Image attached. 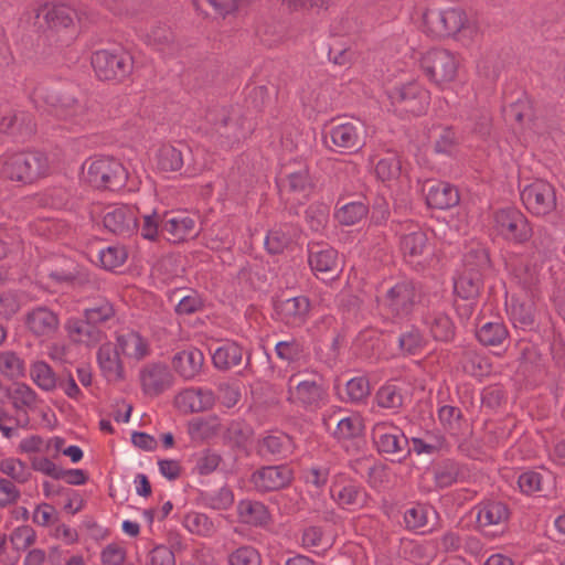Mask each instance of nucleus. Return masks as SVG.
Returning a JSON list of instances; mask_svg holds the SVG:
<instances>
[{
    "mask_svg": "<svg viewBox=\"0 0 565 565\" xmlns=\"http://www.w3.org/2000/svg\"><path fill=\"white\" fill-rule=\"evenodd\" d=\"M243 349L236 342H225L218 347L213 355L212 361L217 370L226 371L242 363Z\"/></svg>",
    "mask_w": 565,
    "mask_h": 565,
    "instance_id": "obj_38",
    "label": "nucleus"
},
{
    "mask_svg": "<svg viewBox=\"0 0 565 565\" xmlns=\"http://www.w3.org/2000/svg\"><path fill=\"white\" fill-rule=\"evenodd\" d=\"M33 14V24L42 26L40 18L51 29L68 28L73 23L74 11L64 4L35 6L30 11Z\"/></svg>",
    "mask_w": 565,
    "mask_h": 565,
    "instance_id": "obj_25",
    "label": "nucleus"
},
{
    "mask_svg": "<svg viewBox=\"0 0 565 565\" xmlns=\"http://www.w3.org/2000/svg\"><path fill=\"white\" fill-rule=\"evenodd\" d=\"M215 397L210 390L185 388L174 396V406L182 413H199L213 406Z\"/></svg>",
    "mask_w": 565,
    "mask_h": 565,
    "instance_id": "obj_26",
    "label": "nucleus"
},
{
    "mask_svg": "<svg viewBox=\"0 0 565 565\" xmlns=\"http://www.w3.org/2000/svg\"><path fill=\"white\" fill-rule=\"evenodd\" d=\"M0 373L9 379H18L24 375V361L13 351L0 352Z\"/></svg>",
    "mask_w": 565,
    "mask_h": 565,
    "instance_id": "obj_52",
    "label": "nucleus"
},
{
    "mask_svg": "<svg viewBox=\"0 0 565 565\" xmlns=\"http://www.w3.org/2000/svg\"><path fill=\"white\" fill-rule=\"evenodd\" d=\"M364 125L359 120H351L331 126L324 136V142L339 153H352L364 146Z\"/></svg>",
    "mask_w": 565,
    "mask_h": 565,
    "instance_id": "obj_12",
    "label": "nucleus"
},
{
    "mask_svg": "<svg viewBox=\"0 0 565 565\" xmlns=\"http://www.w3.org/2000/svg\"><path fill=\"white\" fill-rule=\"evenodd\" d=\"M428 513L429 509L422 504L409 508L404 514L406 527L409 530L423 529L428 523Z\"/></svg>",
    "mask_w": 565,
    "mask_h": 565,
    "instance_id": "obj_63",
    "label": "nucleus"
},
{
    "mask_svg": "<svg viewBox=\"0 0 565 565\" xmlns=\"http://www.w3.org/2000/svg\"><path fill=\"white\" fill-rule=\"evenodd\" d=\"M309 265L317 277L324 279V275L333 277L339 271L338 253L331 247L311 248Z\"/></svg>",
    "mask_w": 565,
    "mask_h": 565,
    "instance_id": "obj_30",
    "label": "nucleus"
},
{
    "mask_svg": "<svg viewBox=\"0 0 565 565\" xmlns=\"http://www.w3.org/2000/svg\"><path fill=\"white\" fill-rule=\"evenodd\" d=\"M26 330L36 339L49 340L60 328L58 315L46 306H36L24 315Z\"/></svg>",
    "mask_w": 565,
    "mask_h": 565,
    "instance_id": "obj_18",
    "label": "nucleus"
},
{
    "mask_svg": "<svg viewBox=\"0 0 565 565\" xmlns=\"http://www.w3.org/2000/svg\"><path fill=\"white\" fill-rule=\"evenodd\" d=\"M372 439L380 454L394 456L398 461L411 452L408 439L391 422H379L372 428Z\"/></svg>",
    "mask_w": 565,
    "mask_h": 565,
    "instance_id": "obj_14",
    "label": "nucleus"
},
{
    "mask_svg": "<svg viewBox=\"0 0 565 565\" xmlns=\"http://www.w3.org/2000/svg\"><path fill=\"white\" fill-rule=\"evenodd\" d=\"M139 382L143 395L157 397L173 386L174 376L166 363L150 362L140 369Z\"/></svg>",
    "mask_w": 565,
    "mask_h": 565,
    "instance_id": "obj_16",
    "label": "nucleus"
},
{
    "mask_svg": "<svg viewBox=\"0 0 565 565\" xmlns=\"http://www.w3.org/2000/svg\"><path fill=\"white\" fill-rule=\"evenodd\" d=\"M418 298L415 284L412 280H402L390 287L379 302L387 317L403 319L413 312Z\"/></svg>",
    "mask_w": 565,
    "mask_h": 565,
    "instance_id": "obj_8",
    "label": "nucleus"
},
{
    "mask_svg": "<svg viewBox=\"0 0 565 565\" xmlns=\"http://www.w3.org/2000/svg\"><path fill=\"white\" fill-rule=\"evenodd\" d=\"M30 375L33 382L43 391L50 392L56 387V376L52 367L44 361L31 365Z\"/></svg>",
    "mask_w": 565,
    "mask_h": 565,
    "instance_id": "obj_49",
    "label": "nucleus"
},
{
    "mask_svg": "<svg viewBox=\"0 0 565 565\" xmlns=\"http://www.w3.org/2000/svg\"><path fill=\"white\" fill-rule=\"evenodd\" d=\"M292 479V470L287 465L264 466L252 473L250 483L258 492L266 493L286 488Z\"/></svg>",
    "mask_w": 565,
    "mask_h": 565,
    "instance_id": "obj_19",
    "label": "nucleus"
},
{
    "mask_svg": "<svg viewBox=\"0 0 565 565\" xmlns=\"http://www.w3.org/2000/svg\"><path fill=\"white\" fill-rule=\"evenodd\" d=\"M296 376L292 374L288 379L286 401L308 413L321 409L328 403V392L322 382L307 379L294 384Z\"/></svg>",
    "mask_w": 565,
    "mask_h": 565,
    "instance_id": "obj_6",
    "label": "nucleus"
},
{
    "mask_svg": "<svg viewBox=\"0 0 565 565\" xmlns=\"http://www.w3.org/2000/svg\"><path fill=\"white\" fill-rule=\"evenodd\" d=\"M115 315L116 311L113 303L106 298L93 300L83 311L84 318L96 327L111 320Z\"/></svg>",
    "mask_w": 565,
    "mask_h": 565,
    "instance_id": "obj_43",
    "label": "nucleus"
},
{
    "mask_svg": "<svg viewBox=\"0 0 565 565\" xmlns=\"http://www.w3.org/2000/svg\"><path fill=\"white\" fill-rule=\"evenodd\" d=\"M92 66L102 81H121L132 71V57L122 50H98L92 55Z\"/></svg>",
    "mask_w": 565,
    "mask_h": 565,
    "instance_id": "obj_10",
    "label": "nucleus"
},
{
    "mask_svg": "<svg viewBox=\"0 0 565 565\" xmlns=\"http://www.w3.org/2000/svg\"><path fill=\"white\" fill-rule=\"evenodd\" d=\"M163 231L170 241L179 243L196 234V221L193 216L178 214L164 222Z\"/></svg>",
    "mask_w": 565,
    "mask_h": 565,
    "instance_id": "obj_34",
    "label": "nucleus"
},
{
    "mask_svg": "<svg viewBox=\"0 0 565 565\" xmlns=\"http://www.w3.org/2000/svg\"><path fill=\"white\" fill-rule=\"evenodd\" d=\"M204 355L201 350L191 348L178 352L172 359L174 371L184 380H193L202 370Z\"/></svg>",
    "mask_w": 565,
    "mask_h": 565,
    "instance_id": "obj_27",
    "label": "nucleus"
},
{
    "mask_svg": "<svg viewBox=\"0 0 565 565\" xmlns=\"http://www.w3.org/2000/svg\"><path fill=\"white\" fill-rule=\"evenodd\" d=\"M50 171L47 157L42 152H13L0 156V179L30 184Z\"/></svg>",
    "mask_w": 565,
    "mask_h": 565,
    "instance_id": "obj_2",
    "label": "nucleus"
},
{
    "mask_svg": "<svg viewBox=\"0 0 565 565\" xmlns=\"http://www.w3.org/2000/svg\"><path fill=\"white\" fill-rule=\"evenodd\" d=\"M345 391L351 403H361L370 395V383L364 376H356L347 382Z\"/></svg>",
    "mask_w": 565,
    "mask_h": 565,
    "instance_id": "obj_58",
    "label": "nucleus"
},
{
    "mask_svg": "<svg viewBox=\"0 0 565 565\" xmlns=\"http://www.w3.org/2000/svg\"><path fill=\"white\" fill-rule=\"evenodd\" d=\"M376 403L385 409L397 411L403 405L402 390L392 383H387L380 387L375 395Z\"/></svg>",
    "mask_w": 565,
    "mask_h": 565,
    "instance_id": "obj_50",
    "label": "nucleus"
},
{
    "mask_svg": "<svg viewBox=\"0 0 565 565\" xmlns=\"http://www.w3.org/2000/svg\"><path fill=\"white\" fill-rule=\"evenodd\" d=\"M367 206L362 202H350L341 206L337 213L335 218L343 225H354L360 222L367 214Z\"/></svg>",
    "mask_w": 565,
    "mask_h": 565,
    "instance_id": "obj_53",
    "label": "nucleus"
},
{
    "mask_svg": "<svg viewBox=\"0 0 565 565\" xmlns=\"http://www.w3.org/2000/svg\"><path fill=\"white\" fill-rule=\"evenodd\" d=\"M420 66L431 82L443 85L456 78L459 61L451 52L436 49L422 56Z\"/></svg>",
    "mask_w": 565,
    "mask_h": 565,
    "instance_id": "obj_13",
    "label": "nucleus"
},
{
    "mask_svg": "<svg viewBox=\"0 0 565 565\" xmlns=\"http://www.w3.org/2000/svg\"><path fill=\"white\" fill-rule=\"evenodd\" d=\"M475 510L479 527L505 525L511 515L508 504L494 499L482 500Z\"/></svg>",
    "mask_w": 565,
    "mask_h": 565,
    "instance_id": "obj_24",
    "label": "nucleus"
},
{
    "mask_svg": "<svg viewBox=\"0 0 565 565\" xmlns=\"http://www.w3.org/2000/svg\"><path fill=\"white\" fill-rule=\"evenodd\" d=\"M462 365L465 371L473 376L484 375L489 372L490 366L487 359L473 350H468L465 352Z\"/></svg>",
    "mask_w": 565,
    "mask_h": 565,
    "instance_id": "obj_60",
    "label": "nucleus"
},
{
    "mask_svg": "<svg viewBox=\"0 0 565 565\" xmlns=\"http://www.w3.org/2000/svg\"><path fill=\"white\" fill-rule=\"evenodd\" d=\"M425 344V340L419 330L411 329L402 333L398 338L399 349L409 355L417 354Z\"/></svg>",
    "mask_w": 565,
    "mask_h": 565,
    "instance_id": "obj_59",
    "label": "nucleus"
},
{
    "mask_svg": "<svg viewBox=\"0 0 565 565\" xmlns=\"http://www.w3.org/2000/svg\"><path fill=\"white\" fill-rule=\"evenodd\" d=\"M534 305L532 301H521L512 298L508 305L510 320L515 328L531 330L535 324Z\"/></svg>",
    "mask_w": 565,
    "mask_h": 565,
    "instance_id": "obj_36",
    "label": "nucleus"
},
{
    "mask_svg": "<svg viewBox=\"0 0 565 565\" xmlns=\"http://www.w3.org/2000/svg\"><path fill=\"white\" fill-rule=\"evenodd\" d=\"M36 532L30 525H20L10 533L9 540L18 553L29 550L36 542Z\"/></svg>",
    "mask_w": 565,
    "mask_h": 565,
    "instance_id": "obj_54",
    "label": "nucleus"
},
{
    "mask_svg": "<svg viewBox=\"0 0 565 565\" xmlns=\"http://www.w3.org/2000/svg\"><path fill=\"white\" fill-rule=\"evenodd\" d=\"M83 178L96 189L115 191L125 185L127 171L115 158L99 156L83 163Z\"/></svg>",
    "mask_w": 565,
    "mask_h": 565,
    "instance_id": "obj_4",
    "label": "nucleus"
},
{
    "mask_svg": "<svg viewBox=\"0 0 565 565\" xmlns=\"http://www.w3.org/2000/svg\"><path fill=\"white\" fill-rule=\"evenodd\" d=\"M119 351L110 342L103 343L97 351V362L107 381L124 379V367L119 359Z\"/></svg>",
    "mask_w": 565,
    "mask_h": 565,
    "instance_id": "obj_29",
    "label": "nucleus"
},
{
    "mask_svg": "<svg viewBox=\"0 0 565 565\" xmlns=\"http://www.w3.org/2000/svg\"><path fill=\"white\" fill-rule=\"evenodd\" d=\"M8 397H10L13 407L18 411L32 409L36 406V393L24 383H15Z\"/></svg>",
    "mask_w": 565,
    "mask_h": 565,
    "instance_id": "obj_51",
    "label": "nucleus"
},
{
    "mask_svg": "<svg viewBox=\"0 0 565 565\" xmlns=\"http://www.w3.org/2000/svg\"><path fill=\"white\" fill-rule=\"evenodd\" d=\"M183 525L191 533L200 536H212L216 532L213 521L204 513L190 512L183 520Z\"/></svg>",
    "mask_w": 565,
    "mask_h": 565,
    "instance_id": "obj_48",
    "label": "nucleus"
},
{
    "mask_svg": "<svg viewBox=\"0 0 565 565\" xmlns=\"http://www.w3.org/2000/svg\"><path fill=\"white\" fill-rule=\"evenodd\" d=\"M491 230L497 236L513 244H523L532 236L527 217L516 207H503L493 212Z\"/></svg>",
    "mask_w": 565,
    "mask_h": 565,
    "instance_id": "obj_5",
    "label": "nucleus"
},
{
    "mask_svg": "<svg viewBox=\"0 0 565 565\" xmlns=\"http://www.w3.org/2000/svg\"><path fill=\"white\" fill-rule=\"evenodd\" d=\"M534 248L535 250L531 254L530 258L514 269L519 284L529 290L540 282L542 265L551 255L548 246L540 248L537 241H534Z\"/></svg>",
    "mask_w": 565,
    "mask_h": 565,
    "instance_id": "obj_22",
    "label": "nucleus"
},
{
    "mask_svg": "<svg viewBox=\"0 0 565 565\" xmlns=\"http://www.w3.org/2000/svg\"><path fill=\"white\" fill-rule=\"evenodd\" d=\"M0 472L13 483L24 484L32 477L31 469L19 458L7 457L0 459Z\"/></svg>",
    "mask_w": 565,
    "mask_h": 565,
    "instance_id": "obj_42",
    "label": "nucleus"
},
{
    "mask_svg": "<svg viewBox=\"0 0 565 565\" xmlns=\"http://www.w3.org/2000/svg\"><path fill=\"white\" fill-rule=\"evenodd\" d=\"M202 308L203 300L200 295L194 290H188L185 295H180L175 305V312L188 316L200 311Z\"/></svg>",
    "mask_w": 565,
    "mask_h": 565,
    "instance_id": "obj_62",
    "label": "nucleus"
},
{
    "mask_svg": "<svg viewBox=\"0 0 565 565\" xmlns=\"http://www.w3.org/2000/svg\"><path fill=\"white\" fill-rule=\"evenodd\" d=\"M438 418L441 425L452 435L458 434L461 429L462 412L456 406L445 405L440 407L438 411Z\"/></svg>",
    "mask_w": 565,
    "mask_h": 565,
    "instance_id": "obj_56",
    "label": "nucleus"
},
{
    "mask_svg": "<svg viewBox=\"0 0 565 565\" xmlns=\"http://www.w3.org/2000/svg\"><path fill=\"white\" fill-rule=\"evenodd\" d=\"M310 301L305 296H296L275 302L276 318L284 324L298 328L309 318Z\"/></svg>",
    "mask_w": 565,
    "mask_h": 565,
    "instance_id": "obj_20",
    "label": "nucleus"
},
{
    "mask_svg": "<svg viewBox=\"0 0 565 565\" xmlns=\"http://www.w3.org/2000/svg\"><path fill=\"white\" fill-rule=\"evenodd\" d=\"M509 332L501 321L487 322L477 331L478 340L487 347L502 344L508 339Z\"/></svg>",
    "mask_w": 565,
    "mask_h": 565,
    "instance_id": "obj_44",
    "label": "nucleus"
},
{
    "mask_svg": "<svg viewBox=\"0 0 565 565\" xmlns=\"http://www.w3.org/2000/svg\"><path fill=\"white\" fill-rule=\"evenodd\" d=\"M290 243V236L282 228H274L265 238V247L270 254L281 253Z\"/></svg>",
    "mask_w": 565,
    "mask_h": 565,
    "instance_id": "obj_64",
    "label": "nucleus"
},
{
    "mask_svg": "<svg viewBox=\"0 0 565 565\" xmlns=\"http://www.w3.org/2000/svg\"><path fill=\"white\" fill-rule=\"evenodd\" d=\"M350 468L361 477H367V481L375 487L382 481L383 467L377 465L373 458L361 457L350 461Z\"/></svg>",
    "mask_w": 565,
    "mask_h": 565,
    "instance_id": "obj_45",
    "label": "nucleus"
},
{
    "mask_svg": "<svg viewBox=\"0 0 565 565\" xmlns=\"http://www.w3.org/2000/svg\"><path fill=\"white\" fill-rule=\"evenodd\" d=\"M401 249L404 257L415 260L429 250V241L424 230L414 226L401 237Z\"/></svg>",
    "mask_w": 565,
    "mask_h": 565,
    "instance_id": "obj_32",
    "label": "nucleus"
},
{
    "mask_svg": "<svg viewBox=\"0 0 565 565\" xmlns=\"http://www.w3.org/2000/svg\"><path fill=\"white\" fill-rule=\"evenodd\" d=\"M465 471L455 460H444L434 469V480L438 489H446L462 480Z\"/></svg>",
    "mask_w": 565,
    "mask_h": 565,
    "instance_id": "obj_39",
    "label": "nucleus"
},
{
    "mask_svg": "<svg viewBox=\"0 0 565 565\" xmlns=\"http://www.w3.org/2000/svg\"><path fill=\"white\" fill-rule=\"evenodd\" d=\"M98 259L103 268L114 270L126 262L127 252L121 246H108L99 250Z\"/></svg>",
    "mask_w": 565,
    "mask_h": 565,
    "instance_id": "obj_55",
    "label": "nucleus"
},
{
    "mask_svg": "<svg viewBox=\"0 0 565 565\" xmlns=\"http://www.w3.org/2000/svg\"><path fill=\"white\" fill-rule=\"evenodd\" d=\"M275 351L280 360L289 363L300 360L303 353L302 344L296 339L280 341L276 344Z\"/></svg>",
    "mask_w": 565,
    "mask_h": 565,
    "instance_id": "obj_61",
    "label": "nucleus"
},
{
    "mask_svg": "<svg viewBox=\"0 0 565 565\" xmlns=\"http://www.w3.org/2000/svg\"><path fill=\"white\" fill-rule=\"evenodd\" d=\"M237 514L242 522L250 525H263L269 521L266 505L259 501L242 500L237 504Z\"/></svg>",
    "mask_w": 565,
    "mask_h": 565,
    "instance_id": "obj_40",
    "label": "nucleus"
},
{
    "mask_svg": "<svg viewBox=\"0 0 565 565\" xmlns=\"http://www.w3.org/2000/svg\"><path fill=\"white\" fill-rule=\"evenodd\" d=\"M246 119L237 111L222 109L214 121L212 140L222 149H232L244 140L250 128Z\"/></svg>",
    "mask_w": 565,
    "mask_h": 565,
    "instance_id": "obj_9",
    "label": "nucleus"
},
{
    "mask_svg": "<svg viewBox=\"0 0 565 565\" xmlns=\"http://www.w3.org/2000/svg\"><path fill=\"white\" fill-rule=\"evenodd\" d=\"M483 248H472L463 257L462 269L454 281L455 294L462 300H476L483 285L482 273L489 267Z\"/></svg>",
    "mask_w": 565,
    "mask_h": 565,
    "instance_id": "obj_3",
    "label": "nucleus"
},
{
    "mask_svg": "<svg viewBox=\"0 0 565 565\" xmlns=\"http://www.w3.org/2000/svg\"><path fill=\"white\" fill-rule=\"evenodd\" d=\"M117 350L120 354L140 361L150 354L148 341L138 332L128 331L117 337Z\"/></svg>",
    "mask_w": 565,
    "mask_h": 565,
    "instance_id": "obj_31",
    "label": "nucleus"
},
{
    "mask_svg": "<svg viewBox=\"0 0 565 565\" xmlns=\"http://www.w3.org/2000/svg\"><path fill=\"white\" fill-rule=\"evenodd\" d=\"M64 329L68 339L75 343L85 345L87 348L96 347L105 339V332L98 327L87 321V319H79L71 317L65 321Z\"/></svg>",
    "mask_w": 565,
    "mask_h": 565,
    "instance_id": "obj_23",
    "label": "nucleus"
},
{
    "mask_svg": "<svg viewBox=\"0 0 565 565\" xmlns=\"http://www.w3.org/2000/svg\"><path fill=\"white\" fill-rule=\"evenodd\" d=\"M426 201L433 209L447 210L459 203V193L449 183L438 182L428 189Z\"/></svg>",
    "mask_w": 565,
    "mask_h": 565,
    "instance_id": "obj_33",
    "label": "nucleus"
},
{
    "mask_svg": "<svg viewBox=\"0 0 565 565\" xmlns=\"http://www.w3.org/2000/svg\"><path fill=\"white\" fill-rule=\"evenodd\" d=\"M525 209L535 216H546L556 209L555 188L544 180H535L521 191Z\"/></svg>",
    "mask_w": 565,
    "mask_h": 565,
    "instance_id": "obj_15",
    "label": "nucleus"
},
{
    "mask_svg": "<svg viewBox=\"0 0 565 565\" xmlns=\"http://www.w3.org/2000/svg\"><path fill=\"white\" fill-rule=\"evenodd\" d=\"M291 438L282 431H271L258 441L260 455L287 456L291 450Z\"/></svg>",
    "mask_w": 565,
    "mask_h": 565,
    "instance_id": "obj_37",
    "label": "nucleus"
},
{
    "mask_svg": "<svg viewBox=\"0 0 565 565\" xmlns=\"http://www.w3.org/2000/svg\"><path fill=\"white\" fill-rule=\"evenodd\" d=\"M295 170H290L286 173V178L279 185L280 191L307 198L312 188L309 167L306 162H299Z\"/></svg>",
    "mask_w": 565,
    "mask_h": 565,
    "instance_id": "obj_28",
    "label": "nucleus"
},
{
    "mask_svg": "<svg viewBox=\"0 0 565 565\" xmlns=\"http://www.w3.org/2000/svg\"><path fill=\"white\" fill-rule=\"evenodd\" d=\"M182 151L174 146L163 145L157 153V168L164 172L178 171L183 167Z\"/></svg>",
    "mask_w": 565,
    "mask_h": 565,
    "instance_id": "obj_46",
    "label": "nucleus"
},
{
    "mask_svg": "<svg viewBox=\"0 0 565 565\" xmlns=\"http://www.w3.org/2000/svg\"><path fill=\"white\" fill-rule=\"evenodd\" d=\"M103 222L109 232L130 236L137 231L138 211L131 205H116L104 215Z\"/></svg>",
    "mask_w": 565,
    "mask_h": 565,
    "instance_id": "obj_21",
    "label": "nucleus"
},
{
    "mask_svg": "<svg viewBox=\"0 0 565 565\" xmlns=\"http://www.w3.org/2000/svg\"><path fill=\"white\" fill-rule=\"evenodd\" d=\"M363 430L364 424L362 417L359 414H351L338 420L332 436L338 441L343 443L361 437Z\"/></svg>",
    "mask_w": 565,
    "mask_h": 565,
    "instance_id": "obj_41",
    "label": "nucleus"
},
{
    "mask_svg": "<svg viewBox=\"0 0 565 565\" xmlns=\"http://www.w3.org/2000/svg\"><path fill=\"white\" fill-rule=\"evenodd\" d=\"M329 491L331 499L341 509L353 511L362 508L366 501L364 489L342 473L333 477Z\"/></svg>",
    "mask_w": 565,
    "mask_h": 565,
    "instance_id": "obj_17",
    "label": "nucleus"
},
{
    "mask_svg": "<svg viewBox=\"0 0 565 565\" xmlns=\"http://www.w3.org/2000/svg\"><path fill=\"white\" fill-rule=\"evenodd\" d=\"M402 173V162L394 152H388L386 157L380 159L375 164V174L382 182L397 180Z\"/></svg>",
    "mask_w": 565,
    "mask_h": 565,
    "instance_id": "obj_47",
    "label": "nucleus"
},
{
    "mask_svg": "<svg viewBox=\"0 0 565 565\" xmlns=\"http://www.w3.org/2000/svg\"><path fill=\"white\" fill-rule=\"evenodd\" d=\"M230 565H262L259 552L249 545H244L228 555Z\"/></svg>",
    "mask_w": 565,
    "mask_h": 565,
    "instance_id": "obj_57",
    "label": "nucleus"
},
{
    "mask_svg": "<svg viewBox=\"0 0 565 565\" xmlns=\"http://www.w3.org/2000/svg\"><path fill=\"white\" fill-rule=\"evenodd\" d=\"M390 99L397 111L420 116L428 109L430 93L414 81L394 87L390 93Z\"/></svg>",
    "mask_w": 565,
    "mask_h": 565,
    "instance_id": "obj_11",
    "label": "nucleus"
},
{
    "mask_svg": "<svg viewBox=\"0 0 565 565\" xmlns=\"http://www.w3.org/2000/svg\"><path fill=\"white\" fill-rule=\"evenodd\" d=\"M468 18L459 7L428 8L423 14L424 30L435 38L450 36L461 31Z\"/></svg>",
    "mask_w": 565,
    "mask_h": 565,
    "instance_id": "obj_7",
    "label": "nucleus"
},
{
    "mask_svg": "<svg viewBox=\"0 0 565 565\" xmlns=\"http://www.w3.org/2000/svg\"><path fill=\"white\" fill-rule=\"evenodd\" d=\"M40 98L46 105V111L70 130H83L99 119L97 109L86 100L56 90H44Z\"/></svg>",
    "mask_w": 565,
    "mask_h": 565,
    "instance_id": "obj_1",
    "label": "nucleus"
},
{
    "mask_svg": "<svg viewBox=\"0 0 565 565\" xmlns=\"http://www.w3.org/2000/svg\"><path fill=\"white\" fill-rule=\"evenodd\" d=\"M424 323L437 341L448 342L454 339L455 326L451 319L441 311H434L424 318Z\"/></svg>",
    "mask_w": 565,
    "mask_h": 565,
    "instance_id": "obj_35",
    "label": "nucleus"
}]
</instances>
